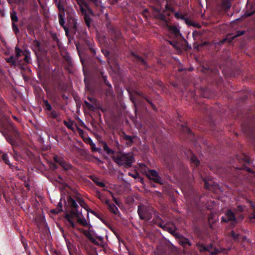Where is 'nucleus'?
<instances>
[{"instance_id": "nucleus-1", "label": "nucleus", "mask_w": 255, "mask_h": 255, "mask_svg": "<svg viewBox=\"0 0 255 255\" xmlns=\"http://www.w3.org/2000/svg\"><path fill=\"white\" fill-rule=\"evenodd\" d=\"M66 24H65V14L63 15V20H61L60 18H59V24L62 26L65 30L66 35L68 37L69 33L72 34H75L77 31V19L76 18V14L73 9H67L66 10Z\"/></svg>"}, {"instance_id": "nucleus-2", "label": "nucleus", "mask_w": 255, "mask_h": 255, "mask_svg": "<svg viewBox=\"0 0 255 255\" xmlns=\"http://www.w3.org/2000/svg\"><path fill=\"white\" fill-rule=\"evenodd\" d=\"M111 158L119 166H124L126 168L130 167L134 161L133 155L130 153L118 152L117 155H113Z\"/></svg>"}, {"instance_id": "nucleus-3", "label": "nucleus", "mask_w": 255, "mask_h": 255, "mask_svg": "<svg viewBox=\"0 0 255 255\" xmlns=\"http://www.w3.org/2000/svg\"><path fill=\"white\" fill-rule=\"evenodd\" d=\"M67 201L68 204L70 207V211L69 213H66L65 214L64 218L68 222L71 227L72 228H74L76 226L75 224L73 221V218L74 217L78 216V210L77 208L78 207L75 200L73 199L70 196L67 197Z\"/></svg>"}, {"instance_id": "nucleus-4", "label": "nucleus", "mask_w": 255, "mask_h": 255, "mask_svg": "<svg viewBox=\"0 0 255 255\" xmlns=\"http://www.w3.org/2000/svg\"><path fill=\"white\" fill-rule=\"evenodd\" d=\"M137 212L140 219L146 221L149 220L152 218L151 209L143 205L138 206Z\"/></svg>"}, {"instance_id": "nucleus-5", "label": "nucleus", "mask_w": 255, "mask_h": 255, "mask_svg": "<svg viewBox=\"0 0 255 255\" xmlns=\"http://www.w3.org/2000/svg\"><path fill=\"white\" fill-rule=\"evenodd\" d=\"M55 5L58 8V18H60L61 20H63V15L66 12L65 6L67 5L66 0H53Z\"/></svg>"}, {"instance_id": "nucleus-6", "label": "nucleus", "mask_w": 255, "mask_h": 255, "mask_svg": "<svg viewBox=\"0 0 255 255\" xmlns=\"http://www.w3.org/2000/svg\"><path fill=\"white\" fill-rule=\"evenodd\" d=\"M146 175L149 179L153 180L154 182L161 185L163 184L161 177L158 175V173L155 170H149Z\"/></svg>"}, {"instance_id": "nucleus-7", "label": "nucleus", "mask_w": 255, "mask_h": 255, "mask_svg": "<svg viewBox=\"0 0 255 255\" xmlns=\"http://www.w3.org/2000/svg\"><path fill=\"white\" fill-rule=\"evenodd\" d=\"M53 160L55 162L59 163L64 170L71 169L72 167L71 164L66 162L62 158L59 157L57 155H55L53 157Z\"/></svg>"}, {"instance_id": "nucleus-8", "label": "nucleus", "mask_w": 255, "mask_h": 255, "mask_svg": "<svg viewBox=\"0 0 255 255\" xmlns=\"http://www.w3.org/2000/svg\"><path fill=\"white\" fill-rule=\"evenodd\" d=\"M32 45L33 47V50L34 51L35 54L36 55L37 54L38 52H40L42 51V48L41 47L40 42L37 40H34L33 41Z\"/></svg>"}, {"instance_id": "nucleus-9", "label": "nucleus", "mask_w": 255, "mask_h": 255, "mask_svg": "<svg viewBox=\"0 0 255 255\" xmlns=\"http://www.w3.org/2000/svg\"><path fill=\"white\" fill-rule=\"evenodd\" d=\"M168 27L169 31L173 34L175 36L178 37L181 35L179 29L176 26L168 25Z\"/></svg>"}, {"instance_id": "nucleus-10", "label": "nucleus", "mask_w": 255, "mask_h": 255, "mask_svg": "<svg viewBox=\"0 0 255 255\" xmlns=\"http://www.w3.org/2000/svg\"><path fill=\"white\" fill-rule=\"evenodd\" d=\"M18 139H14L13 138L10 137L8 139V142L12 145L13 149L19 148L21 149V146L18 144L16 140Z\"/></svg>"}, {"instance_id": "nucleus-11", "label": "nucleus", "mask_w": 255, "mask_h": 255, "mask_svg": "<svg viewBox=\"0 0 255 255\" xmlns=\"http://www.w3.org/2000/svg\"><path fill=\"white\" fill-rule=\"evenodd\" d=\"M76 200L78 203L84 208L86 211L88 212H90V208L88 205L85 203L84 200L80 198L77 197L76 198Z\"/></svg>"}, {"instance_id": "nucleus-12", "label": "nucleus", "mask_w": 255, "mask_h": 255, "mask_svg": "<svg viewBox=\"0 0 255 255\" xmlns=\"http://www.w3.org/2000/svg\"><path fill=\"white\" fill-rule=\"evenodd\" d=\"M5 61L11 66H16V58L13 56H11L8 58H5Z\"/></svg>"}, {"instance_id": "nucleus-13", "label": "nucleus", "mask_w": 255, "mask_h": 255, "mask_svg": "<svg viewBox=\"0 0 255 255\" xmlns=\"http://www.w3.org/2000/svg\"><path fill=\"white\" fill-rule=\"evenodd\" d=\"M22 55L24 56V61L26 63H29L30 60V52L28 50H25L22 52Z\"/></svg>"}, {"instance_id": "nucleus-14", "label": "nucleus", "mask_w": 255, "mask_h": 255, "mask_svg": "<svg viewBox=\"0 0 255 255\" xmlns=\"http://www.w3.org/2000/svg\"><path fill=\"white\" fill-rule=\"evenodd\" d=\"M18 149H19V148H15L13 149V158L16 160L19 161L22 157L21 154L18 151Z\"/></svg>"}, {"instance_id": "nucleus-15", "label": "nucleus", "mask_w": 255, "mask_h": 255, "mask_svg": "<svg viewBox=\"0 0 255 255\" xmlns=\"http://www.w3.org/2000/svg\"><path fill=\"white\" fill-rule=\"evenodd\" d=\"M91 178L97 186L101 187H105V184L103 182L100 181V179L98 177L92 176Z\"/></svg>"}, {"instance_id": "nucleus-16", "label": "nucleus", "mask_w": 255, "mask_h": 255, "mask_svg": "<svg viewBox=\"0 0 255 255\" xmlns=\"http://www.w3.org/2000/svg\"><path fill=\"white\" fill-rule=\"evenodd\" d=\"M1 158L5 164L8 165L9 167L11 169H13V167H14V165H13L10 163L9 160H8V157L6 154L3 153L2 155H1Z\"/></svg>"}, {"instance_id": "nucleus-17", "label": "nucleus", "mask_w": 255, "mask_h": 255, "mask_svg": "<svg viewBox=\"0 0 255 255\" xmlns=\"http://www.w3.org/2000/svg\"><path fill=\"white\" fill-rule=\"evenodd\" d=\"M80 214L79 212H78V216L76 217L77 218V222L79 223L81 225L83 226V227H87L88 226V223L87 221L84 218H81L79 217Z\"/></svg>"}, {"instance_id": "nucleus-18", "label": "nucleus", "mask_w": 255, "mask_h": 255, "mask_svg": "<svg viewBox=\"0 0 255 255\" xmlns=\"http://www.w3.org/2000/svg\"><path fill=\"white\" fill-rule=\"evenodd\" d=\"M226 216L228 218V221H233L236 223V218L234 214L231 211V210H228L226 213Z\"/></svg>"}, {"instance_id": "nucleus-19", "label": "nucleus", "mask_w": 255, "mask_h": 255, "mask_svg": "<svg viewBox=\"0 0 255 255\" xmlns=\"http://www.w3.org/2000/svg\"><path fill=\"white\" fill-rule=\"evenodd\" d=\"M102 144L103 145V149L104 151H105L107 154H111L115 153V151L111 149L108 146L107 143L106 142H102Z\"/></svg>"}, {"instance_id": "nucleus-20", "label": "nucleus", "mask_w": 255, "mask_h": 255, "mask_svg": "<svg viewBox=\"0 0 255 255\" xmlns=\"http://www.w3.org/2000/svg\"><path fill=\"white\" fill-rule=\"evenodd\" d=\"M121 136L123 139L128 141L129 143H132L133 142V137L126 134L124 132L123 133Z\"/></svg>"}, {"instance_id": "nucleus-21", "label": "nucleus", "mask_w": 255, "mask_h": 255, "mask_svg": "<svg viewBox=\"0 0 255 255\" xmlns=\"http://www.w3.org/2000/svg\"><path fill=\"white\" fill-rule=\"evenodd\" d=\"M84 21L86 25L90 28L91 25L92 20L88 14H85L84 16Z\"/></svg>"}, {"instance_id": "nucleus-22", "label": "nucleus", "mask_w": 255, "mask_h": 255, "mask_svg": "<svg viewBox=\"0 0 255 255\" xmlns=\"http://www.w3.org/2000/svg\"><path fill=\"white\" fill-rule=\"evenodd\" d=\"M10 18L12 22H16L18 21V17L17 16V13L15 10H12L10 12Z\"/></svg>"}, {"instance_id": "nucleus-23", "label": "nucleus", "mask_w": 255, "mask_h": 255, "mask_svg": "<svg viewBox=\"0 0 255 255\" xmlns=\"http://www.w3.org/2000/svg\"><path fill=\"white\" fill-rule=\"evenodd\" d=\"M196 247L200 252H207V250H208V249H206V246L202 244L197 243Z\"/></svg>"}, {"instance_id": "nucleus-24", "label": "nucleus", "mask_w": 255, "mask_h": 255, "mask_svg": "<svg viewBox=\"0 0 255 255\" xmlns=\"http://www.w3.org/2000/svg\"><path fill=\"white\" fill-rule=\"evenodd\" d=\"M212 247H213V246H212V244H210L209 245L206 246V249H208V250H207V252H210L212 255L217 254L219 252V250L215 249H214V251H212L211 250L212 249Z\"/></svg>"}, {"instance_id": "nucleus-25", "label": "nucleus", "mask_w": 255, "mask_h": 255, "mask_svg": "<svg viewBox=\"0 0 255 255\" xmlns=\"http://www.w3.org/2000/svg\"><path fill=\"white\" fill-rule=\"evenodd\" d=\"M155 17L157 19L161 20L162 21H167L166 17L165 15L160 12H159L157 13V14L155 15Z\"/></svg>"}, {"instance_id": "nucleus-26", "label": "nucleus", "mask_w": 255, "mask_h": 255, "mask_svg": "<svg viewBox=\"0 0 255 255\" xmlns=\"http://www.w3.org/2000/svg\"><path fill=\"white\" fill-rule=\"evenodd\" d=\"M109 210L115 215L117 214V212L118 211V208L114 204H109L108 207Z\"/></svg>"}, {"instance_id": "nucleus-27", "label": "nucleus", "mask_w": 255, "mask_h": 255, "mask_svg": "<svg viewBox=\"0 0 255 255\" xmlns=\"http://www.w3.org/2000/svg\"><path fill=\"white\" fill-rule=\"evenodd\" d=\"M132 55L136 60H138V62H140L143 65H146V62L143 58L135 54L132 53Z\"/></svg>"}, {"instance_id": "nucleus-28", "label": "nucleus", "mask_w": 255, "mask_h": 255, "mask_svg": "<svg viewBox=\"0 0 255 255\" xmlns=\"http://www.w3.org/2000/svg\"><path fill=\"white\" fill-rule=\"evenodd\" d=\"M22 51L19 47L17 46H16L15 47V58L16 59H18L21 55L22 54Z\"/></svg>"}, {"instance_id": "nucleus-29", "label": "nucleus", "mask_w": 255, "mask_h": 255, "mask_svg": "<svg viewBox=\"0 0 255 255\" xmlns=\"http://www.w3.org/2000/svg\"><path fill=\"white\" fill-rule=\"evenodd\" d=\"M245 31H238L237 32V34L234 36H231L228 38L229 40V42H231L235 37L243 35L245 34Z\"/></svg>"}, {"instance_id": "nucleus-30", "label": "nucleus", "mask_w": 255, "mask_h": 255, "mask_svg": "<svg viewBox=\"0 0 255 255\" xmlns=\"http://www.w3.org/2000/svg\"><path fill=\"white\" fill-rule=\"evenodd\" d=\"M191 161L192 163L194 164L195 166H198L199 163H200V162H199V160L194 155H193L191 157Z\"/></svg>"}, {"instance_id": "nucleus-31", "label": "nucleus", "mask_w": 255, "mask_h": 255, "mask_svg": "<svg viewBox=\"0 0 255 255\" xmlns=\"http://www.w3.org/2000/svg\"><path fill=\"white\" fill-rule=\"evenodd\" d=\"M50 116L53 119H56L57 121H60L61 120L60 118L58 117V115L57 112L55 111H51L50 113Z\"/></svg>"}, {"instance_id": "nucleus-32", "label": "nucleus", "mask_w": 255, "mask_h": 255, "mask_svg": "<svg viewBox=\"0 0 255 255\" xmlns=\"http://www.w3.org/2000/svg\"><path fill=\"white\" fill-rule=\"evenodd\" d=\"M44 103V108L48 111H51L52 107L50 104L48 103L47 100H44L43 101Z\"/></svg>"}, {"instance_id": "nucleus-33", "label": "nucleus", "mask_w": 255, "mask_h": 255, "mask_svg": "<svg viewBox=\"0 0 255 255\" xmlns=\"http://www.w3.org/2000/svg\"><path fill=\"white\" fill-rule=\"evenodd\" d=\"M12 29L15 34H17L19 32V29L17 27V25L16 24L15 22H12Z\"/></svg>"}, {"instance_id": "nucleus-34", "label": "nucleus", "mask_w": 255, "mask_h": 255, "mask_svg": "<svg viewBox=\"0 0 255 255\" xmlns=\"http://www.w3.org/2000/svg\"><path fill=\"white\" fill-rule=\"evenodd\" d=\"M84 104L89 110L92 111H94L95 108L93 105L90 104L86 101H84Z\"/></svg>"}, {"instance_id": "nucleus-35", "label": "nucleus", "mask_w": 255, "mask_h": 255, "mask_svg": "<svg viewBox=\"0 0 255 255\" xmlns=\"http://www.w3.org/2000/svg\"><path fill=\"white\" fill-rule=\"evenodd\" d=\"M255 12V9H252V10H247L243 16V17H249V16H250L251 15H253Z\"/></svg>"}, {"instance_id": "nucleus-36", "label": "nucleus", "mask_w": 255, "mask_h": 255, "mask_svg": "<svg viewBox=\"0 0 255 255\" xmlns=\"http://www.w3.org/2000/svg\"><path fill=\"white\" fill-rule=\"evenodd\" d=\"M12 134L13 135V136L14 138L18 139L19 136V132L18 131V130L15 128H13L12 129Z\"/></svg>"}, {"instance_id": "nucleus-37", "label": "nucleus", "mask_w": 255, "mask_h": 255, "mask_svg": "<svg viewBox=\"0 0 255 255\" xmlns=\"http://www.w3.org/2000/svg\"><path fill=\"white\" fill-rule=\"evenodd\" d=\"M168 42L177 50H180L179 44L176 41H169Z\"/></svg>"}, {"instance_id": "nucleus-38", "label": "nucleus", "mask_w": 255, "mask_h": 255, "mask_svg": "<svg viewBox=\"0 0 255 255\" xmlns=\"http://www.w3.org/2000/svg\"><path fill=\"white\" fill-rule=\"evenodd\" d=\"M17 175H18V176H19L20 178L22 180H23V181H24V186H25L26 187H27V188L29 189V185L28 183H27L26 182V177H25V176L24 175H21V176H20V175H19V173L17 174Z\"/></svg>"}, {"instance_id": "nucleus-39", "label": "nucleus", "mask_w": 255, "mask_h": 255, "mask_svg": "<svg viewBox=\"0 0 255 255\" xmlns=\"http://www.w3.org/2000/svg\"><path fill=\"white\" fill-rule=\"evenodd\" d=\"M214 214H212V213H211L209 216H208V222H209V224L210 225V226L211 228H212V224L213 223V222L212 221V220L214 218Z\"/></svg>"}, {"instance_id": "nucleus-40", "label": "nucleus", "mask_w": 255, "mask_h": 255, "mask_svg": "<svg viewBox=\"0 0 255 255\" xmlns=\"http://www.w3.org/2000/svg\"><path fill=\"white\" fill-rule=\"evenodd\" d=\"M128 93L129 94V96H130V100L132 101V102L134 104V105H135V98L134 97V93H133V91L132 92H129L128 91Z\"/></svg>"}, {"instance_id": "nucleus-41", "label": "nucleus", "mask_w": 255, "mask_h": 255, "mask_svg": "<svg viewBox=\"0 0 255 255\" xmlns=\"http://www.w3.org/2000/svg\"><path fill=\"white\" fill-rule=\"evenodd\" d=\"M230 234L234 240H236L238 239L239 234H236L234 231H232Z\"/></svg>"}, {"instance_id": "nucleus-42", "label": "nucleus", "mask_w": 255, "mask_h": 255, "mask_svg": "<svg viewBox=\"0 0 255 255\" xmlns=\"http://www.w3.org/2000/svg\"><path fill=\"white\" fill-rule=\"evenodd\" d=\"M56 211H58V213L61 212L62 211V204L61 202H59L58 204L57 207L55 208Z\"/></svg>"}, {"instance_id": "nucleus-43", "label": "nucleus", "mask_w": 255, "mask_h": 255, "mask_svg": "<svg viewBox=\"0 0 255 255\" xmlns=\"http://www.w3.org/2000/svg\"><path fill=\"white\" fill-rule=\"evenodd\" d=\"M113 94V91L111 88H109L106 91V95L107 96H112Z\"/></svg>"}, {"instance_id": "nucleus-44", "label": "nucleus", "mask_w": 255, "mask_h": 255, "mask_svg": "<svg viewBox=\"0 0 255 255\" xmlns=\"http://www.w3.org/2000/svg\"><path fill=\"white\" fill-rule=\"evenodd\" d=\"M204 181L205 182V188L207 189H208V190H210L211 189V185L205 179H204Z\"/></svg>"}, {"instance_id": "nucleus-45", "label": "nucleus", "mask_w": 255, "mask_h": 255, "mask_svg": "<svg viewBox=\"0 0 255 255\" xmlns=\"http://www.w3.org/2000/svg\"><path fill=\"white\" fill-rule=\"evenodd\" d=\"M144 99L151 105V107L154 110H156L155 106L152 103V102L147 98V97H144Z\"/></svg>"}, {"instance_id": "nucleus-46", "label": "nucleus", "mask_w": 255, "mask_h": 255, "mask_svg": "<svg viewBox=\"0 0 255 255\" xmlns=\"http://www.w3.org/2000/svg\"><path fill=\"white\" fill-rule=\"evenodd\" d=\"M90 145L92 151H99V150H100V149L96 148L95 147V144L93 143V142L90 143Z\"/></svg>"}, {"instance_id": "nucleus-47", "label": "nucleus", "mask_w": 255, "mask_h": 255, "mask_svg": "<svg viewBox=\"0 0 255 255\" xmlns=\"http://www.w3.org/2000/svg\"><path fill=\"white\" fill-rule=\"evenodd\" d=\"M133 93H134V94L135 95H138V96H141L144 99V97H147L146 96H145L143 93L141 92H138L137 91H133Z\"/></svg>"}, {"instance_id": "nucleus-48", "label": "nucleus", "mask_w": 255, "mask_h": 255, "mask_svg": "<svg viewBox=\"0 0 255 255\" xmlns=\"http://www.w3.org/2000/svg\"><path fill=\"white\" fill-rule=\"evenodd\" d=\"M84 235L89 240H90V238H93L92 234L90 232H88L87 231L84 232Z\"/></svg>"}, {"instance_id": "nucleus-49", "label": "nucleus", "mask_w": 255, "mask_h": 255, "mask_svg": "<svg viewBox=\"0 0 255 255\" xmlns=\"http://www.w3.org/2000/svg\"><path fill=\"white\" fill-rule=\"evenodd\" d=\"M187 244L189 246H191V243L189 241V240L187 239H185L184 241L182 242V245L183 246H185V245Z\"/></svg>"}, {"instance_id": "nucleus-50", "label": "nucleus", "mask_w": 255, "mask_h": 255, "mask_svg": "<svg viewBox=\"0 0 255 255\" xmlns=\"http://www.w3.org/2000/svg\"><path fill=\"white\" fill-rule=\"evenodd\" d=\"M175 16L178 18H181L182 19H185V16L183 15L180 14V13H179L178 12H176L175 13Z\"/></svg>"}, {"instance_id": "nucleus-51", "label": "nucleus", "mask_w": 255, "mask_h": 255, "mask_svg": "<svg viewBox=\"0 0 255 255\" xmlns=\"http://www.w3.org/2000/svg\"><path fill=\"white\" fill-rule=\"evenodd\" d=\"M64 124L68 128L72 129L73 125L72 124H69L68 122L64 121Z\"/></svg>"}, {"instance_id": "nucleus-52", "label": "nucleus", "mask_w": 255, "mask_h": 255, "mask_svg": "<svg viewBox=\"0 0 255 255\" xmlns=\"http://www.w3.org/2000/svg\"><path fill=\"white\" fill-rule=\"evenodd\" d=\"M90 241L92 242L93 244H94L95 245L99 246V243L96 240V239L94 238H90Z\"/></svg>"}, {"instance_id": "nucleus-53", "label": "nucleus", "mask_w": 255, "mask_h": 255, "mask_svg": "<svg viewBox=\"0 0 255 255\" xmlns=\"http://www.w3.org/2000/svg\"><path fill=\"white\" fill-rule=\"evenodd\" d=\"M165 230L168 231L169 233H171L172 235L174 234L175 232V230L172 229V228L168 227L166 226V228H165Z\"/></svg>"}, {"instance_id": "nucleus-54", "label": "nucleus", "mask_w": 255, "mask_h": 255, "mask_svg": "<svg viewBox=\"0 0 255 255\" xmlns=\"http://www.w3.org/2000/svg\"><path fill=\"white\" fill-rule=\"evenodd\" d=\"M85 6L86 7V9L88 10V11L89 12V13H90L91 15H93L94 13L93 12V10L91 9V8L90 7H89L87 4H86L85 5Z\"/></svg>"}, {"instance_id": "nucleus-55", "label": "nucleus", "mask_w": 255, "mask_h": 255, "mask_svg": "<svg viewBox=\"0 0 255 255\" xmlns=\"http://www.w3.org/2000/svg\"><path fill=\"white\" fill-rule=\"evenodd\" d=\"M110 193L111 194L112 196V198H113V199L114 200V201L115 202V203L119 205V202L118 201V200H117V199L113 195V194L112 193V192H111V191H109Z\"/></svg>"}, {"instance_id": "nucleus-56", "label": "nucleus", "mask_w": 255, "mask_h": 255, "mask_svg": "<svg viewBox=\"0 0 255 255\" xmlns=\"http://www.w3.org/2000/svg\"><path fill=\"white\" fill-rule=\"evenodd\" d=\"M185 22L186 23L188 24L189 25H192L193 24V22L192 21H191V20H190L189 19H188L187 18H185Z\"/></svg>"}, {"instance_id": "nucleus-57", "label": "nucleus", "mask_w": 255, "mask_h": 255, "mask_svg": "<svg viewBox=\"0 0 255 255\" xmlns=\"http://www.w3.org/2000/svg\"><path fill=\"white\" fill-rule=\"evenodd\" d=\"M88 99L93 103H95L97 102V100L95 98H93L90 97H88Z\"/></svg>"}, {"instance_id": "nucleus-58", "label": "nucleus", "mask_w": 255, "mask_h": 255, "mask_svg": "<svg viewBox=\"0 0 255 255\" xmlns=\"http://www.w3.org/2000/svg\"><path fill=\"white\" fill-rule=\"evenodd\" d=\"M90 1L93 2L96 6H98V0H89Z\"/></svg>"}, {"instance_id": "nucleus-59", "label": "nucleus", "mask_w": 255, "mask_h": 255, "mask_svg": "<svg viewBox=\"0 0 255 255\" xmlns=\"http://www.w3.org/2000/svg\"><path fill=\"white\" fill-rule=\"evenodd\" d=\"M192 25L197 28H200L201 27L200 24L198 23L193 22V24Z\"/></svg>"}, {"instance_id": "nucleus-60", "label": "nucleus", "mask_w": 255, "mask_h": 255, "mask_svg": "<svg viewBox=\"0 0 255 255\" xmlns=\"http://www.w3.org/2000/svg\"><path fill=\"white\" fill-rule=\"evenodd\" d=\"M152 8H153V11L154 12H156L158 13L159 12L161 11V8H156L155 7H153Z\"/></svg>"}, {"instance_id": "nucleus-61", "label": "nucleus", "mask_w": 255, "mask_h": 255, "mask_svg": "<svg viewBox=\"0 0 255 255\" xmlns=\"http://www.w3.org/2000/svg\"><path fill=\"white\" fill-rule=\"evenodd\" d=\"M50 212H51L52 214H58V213H59L58 212V211H56V210L55 209H53L51 210Z\"/></svg>"}, {"instance_id": "nucleus-62", "label": "nucleus", "mask_w": 255, "mask_h": 255, "mask_svg": "<svg viewBox=\"0 0 255 255\" xmlns=\"http://www.w3.org/2000/svg\"><path fill=\"white\" fill-rule=\"evenodd\" d=\"M80 10L82 14L85 15V14H87L86 10L83 7H81Z\"/></svg>"}, {"instance_id": "nucleus-63", "label": "nucleus", "mask_w": 255, "mask_h": 255, "mask_svg": "<svg viewBox=\"0 0 255 255\" xmlns=\"http://www.w3.org/2000/svg\"><path fill=\"white\" fill-rule=\"evenodd\" d=\"M158 226L164 229L165 230V228H166V225H163L162 224H159Z\"/></svg>"}, {"instance_id": "nucleus-64", "label": "nucleus", "mask_w": 255, "mask_h": 255, "mask_svg": "<svg viewBox=\"0 0 255 255\" xmlns=\"http://www.w3.org/2000/svg\"><path fill=\"white\" fill-rule=\"evenodd\" d=\"M89 49L91 52L93 54V55L96 54V51L93 47H91L89 48Z\"/></svg>"}]
</instances>
